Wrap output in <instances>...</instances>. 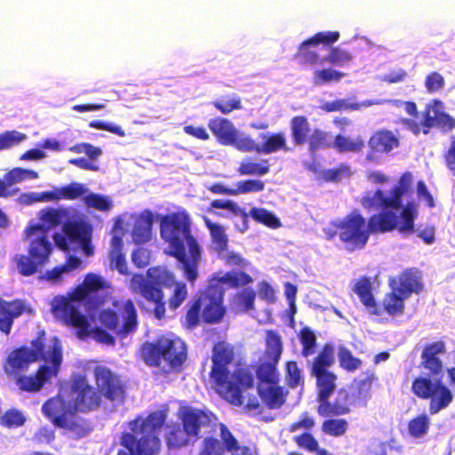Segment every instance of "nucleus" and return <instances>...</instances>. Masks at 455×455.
I'll return each instance as SVG.
<instances>
[{"label":"nucleus","instance_id":"1","mask_svg":"<svg viewBox=\"0 0 455 455\" xmlns=\"http://www.w3.org/2000/svg\"><path fill=\"white\" fill-rule=\"evenodd\" d=\"M235 360V351L231 344L219 341L214 344L212 355V369L209 374L212 388L233 405L244 404L247 411L259 408V402L256 396L249 397L245 401L243 395L247 389L254 386V378L251 372L244 368L235 369L232 373L228 366Z\"/></svg>","mask_w":455,"mask_h":455},{"label":"nucleus","instance_id":"2","mask_svg":"<svg viewBox=\"0 0 455 455\" xmlns=\"http://www.w3.org/2000/svg\"><path fill=\"white\" fill-rule=\"evenodd\" d=\"M253 281L243 271H229L218 279V283H210L205 289L198 291L186 304L185 315L181 321L187 330H193L201 323L206 324L220 323L226 314L224 306L225 290L222 283L230 288L245 286Z\"/></svg>","mask_w":455,"mask_h":455},{"label":"nucleus","instance_id":"3","mask_svg":"<svg viewBox=\"0 0 455 455\" xmlns=\"http://www.w3.org/2000/svg\"><path fill=\"white\" fill-rule=\"evenodd\" d=\"M160 235L168 243L166 254L175 258L187 281L194 286L198 278L202 248L191 233V221L185 212L164 215L160 221Z\"/></svg>","mask_w":455,"mask_h":455},{"label":"nucleus","instance_id":"4","mask_svg":"<svg viewBox=\"0 0 455 455\" xmlns=\"http://www.w3.org/2000/svg\"><path fill=\"white\" fill-rule=\"evenodd\" d=\"M446 352V345L437 340L424 347L419 367L426 370L425 375L416 377L411 383L412 394L419 399L429 400V411L436 414L450 406L454 395L443 382V363L439 355Z\"/></svg>","mask_w":455,"mask_h":455},{"label":"nucleus","instance_id":"5","mask_svg":"<svg viewBox=\"0 0 455 455\" xmlns=\"http://www.w3.org/2000/svg\"><path fill=\"white\" fill-rule=\"evenodd\" d=\"M173 290L168 299L169 308L178 309L187 299L188 291L184 282L177 281L173 272L162 267H149L146 276L142 274H133L130 280L129 288L132 293L140 294L145 300L154 304V315L161 320L165 316V299L163 288Z\"/></svg>","mask_w":455,"mask_h":455},{"label":"nucleus","instance_id":"6","mask_svg":"<svg viewBox=\"0 0 455 455\" xmlns=\"http://www.w3.org/2000/svg\"><path fill=\"white\" fill-rule=\"evenodd\" d=\"M334 363V347L325 343L309 365V373L315 379L316 411L323 418L348 414L351 408L347 401L345 388H340L333 402L331 396L337 387V375L329 370Z\"/></svg>","mask_w":455,"mask_h":455},{"label":"nucleus","instance_id":"7","mask_svg":"<svg viewBox=\"0 0 455 455\" xmlns=\"http://www.w3.org/2000/svg\"><path fill=\"white\" fill-rule=\"evenodd\" d=\"M166 416L162 411H153L146 418L136 417L128 422L130 432H123L120 444L126 451H119L117 455H158L161 440L158 431L165 422Z\"/></svg>","mask_w":455,"mask_h":455},{"label":"nucleus","instance_id":"8","mask_svg":"<svg viewBox=\"0 0 455 455\" xmlns=\"http://www.w3.org/2000/svg\"><path fill=\"white\" fill-rule=\"evenodd\" d=\"M143 362L158 368L164 362L172 371H180L188 358L185 341L173 334H163L152 341L144 342L140 349Z\"/></svg>","mask_w":455,"mask_h":455},{"label":"nucleus","instance_id":"9","mask_svg":"<svg viewBox=\"0 0 455 455\" xmlns=\"http://www.w3.org/2000/svg\"><path fill=\"white\" fill-rule=\"evenodd\" d=\"M26 232L29 238L28 255L16 254L12 262L20 275L30 276L48 263L53 247L47 235L48 228L44 225H31L27 228Z\"/></svg>","mask_w":455,"mask_h":455},{"label":"nucleus","instance_id":"10","mask_svg":"<svg viewBox=\"0 0 455 455\" xmlns=\"http://www.w3.org/2000/svg\"><path fill=\"white\" fill-rule=\"evenodd\" d=\"M42 412L55 427L65 430L74 439L84 438L93 430L92 422L77 415L80 411L71 408L62 394L46 400Z\"/></svg>","mask_w":455,"mask_h":455},{"label":"nucleus","instance_id":"11","mask_svg":"<svg viewBox=\"0 0 455 455\" xmlns=\"http://www.w3.org/2000/svg\"><path fill=\"white\" fill-rule=\"evenodd\" d=\"M421 115L420 122L403 117L399 123L414 135H427L434 127L443 132H449L455 128V118L444 111L443 103L440 100L435 99L426 104Z\"/></svg>","mask_w":455,"mask_h":455},{"label":"nucleus","instance_id":"12","mask_svg":"<svg viewBox=\"0 0 455 455\" xmlns=\"http://www.w3.org/2000/svg\"><path fill=\"white\" fill-rule=\"evenodd\" d=\"M116 311L103 309L99 314L100 323L107 329L115 331L120 337L124 338L136 331L138 326V314L132 299L124 302H115Z\"/></svg>","mask_w":455,"mask_h":455},{"label":"nucleus","instance_id":"13","mask_svg":"<svg viewBox=\"0 0 455 455\" xmlns=\"http://www.w3.org/2000/svg\"><path fill=\"white\" fill-rule=\"evenodd\" d=\"M339 241L349 252L365 248L370 239L367 220L358 210H354L343 219L337 220Z\"/></svg>","mask_w":455,"mask_h":455},{"label":"nucleus","instance_id":"14","mask_svg":"<svg viewBox=\"0 0 455 455\" xmlns=\"http://www.w3.org/2000/svg\"><path fill=\"white\" fill-rule=\"evenodd\" d=\"M43 360L46 363H51L52 366L44 364L37 369L35 375L26 376L20 374L15 378L16 385L20 390L30 393L38 392L46 382H49L58 375L62 363L61 347L55 342L48 349V356H43Z\"/></svg>","mask_w":455,"mask_h":455},{"label":"nucleus","instance_id":"15","mask_svg":"<svg viewBox=\"0 0 455 455\" xmlns=\"http://www.w3.org/2000/svg\"><path fill=\"white\" fill-rule=\"evenodd\" d=\"M265 343L264 357L266 361L259 363L256 369L257 387L278 384L279 382L277 365L283 350L281 335L277 331L267 330L266 331Z\"/></svg>","mask_w":455,"mask_h":455},{"label":"nucleus","instance_id":"16","mask_svg":"<svg viewBox=\"0 0 455 455\" xmlns=\"http://www.w3.org/2000/svg\"><path fill=\"white\" fill-rule=\"evenodd\" d=\"M67 396L69 406L82 413H89L99 410L103 404V399L98 389L89 384L86 376L76 374L72 377Z\"/></svg>","mask_w":455,"mask_h":455},{"label":"nucleus","instance_id":"17","mask_svg":"<svg viewBox=\"0 0 455 455\" xmlns=\"http://www.w3.org/2000/svg\"><path fill=\"white\" fill-rule=\"evenodd\" d=\"M411 183V174L404 172L391 190L389 196H386L384 191L377 189L373 193H367L361 198L362 206L368 210H399L403 206V196L409 191Z\"/></svg>","mask_w":455,"mask_h":455},{"label":"nucleus","instance_id":"18","mask_svg":"<svg viewBox=\"0 0 455 455\" xmlns=\"http://www.w3.org/2000/svg\"><path fill=\"white\" fill-rule=\"evenodd\" d=\"M31 344L32 347L21 346L7 355L3 367L9 377L15 379L27 371L32 363L39 359L43 360V356H48V350L45 351V345L42 339L37 338Z\"/></svg>","mask_w":455,"mask_h":455},{"label":"nucleus","instance_id":"19","mask_svg":"<svg viewBox=\"0 0 455 455\" xmlns=\"http://www.w3.org/2000/svg\"><path fill=\"white\" fill-rule=\"evenodd\" d=\"M95 387L102 399L111 403L122 401L125 396V383L121 376L105 365L92 370Z\"/></svg>","mask_w":455,"mask_h":455},{"label":"nucleus","instance_id":"20","mask_svg":"<svg viewBox=\"0 0 455 455\" xmlns=\"http://www.w3.org/2000/svg\"><path fill=\"white\" fill-rule=\"evenodd\" d=\"M401 145L398 132L388 129H379L373 132L368 141V151L365 160L371 164H379L383 155H389Z\"/></svg>","mask_w":455,"mask_h":455},{"label":"nucleus","instance_id":"21","mask_svg":"<svg viewBox=\"0 0 455 455\" xmlns=\"http://www.w3.org/2000/svg\"><path fill=\"white\" fill-rule=\"evenodd\" d=\"M208 127L221 145L232 146L238 151H244L248 135L240 133L229 119L220 116L211 118Z\"/></svg>","mask_w":455,"mask_h":455},{"label":"nucleus","instance_id":"22","mask_svg":"<svg viewBox=\"0 0 455 455\" xmlns=\"http://www.w3.org/2000/svg\"><path fill=\"white\" fill-rule=\"evenodd\" d=\"M214 429L218 427L220 431V438L213 435L204 436L198 455H226L234 447L235 435L230 429L224 423L214 424Z\"/></svg>","mask_w":455,"mask_h":455},{"label":"nucleus","instance_id":"23","mask_svg":"<svg viewBox=\"0 0 455 455\" xmlns=\"http://www.w3.org/2000/svg\"><path fill=\"white\" fill-rule=\"evenodd\" d=\"M103 288L102 278L90 273L85 275L83 283L74 289L69 297L74 301H84L88 309H94L103 302L102 299L97 296L98 291Z\"/></svg>","mask_w":455,"mask_h":455},{"label":"nucleus","instance_id":"24","mask_svg":"<svg viewBox=\"0 0 455 455\" xmlns=\"http://www.w3.org/2000/svg\"><path fill=\"white\" fill-rule=\"evenodd\" d=\"M71 299L61 298L53 305V310L60 312L65 322L77 328V336L84 339L90 334V323L87 317L73 305Z\"/></svg>","mask_w":455,"mask_h":455},{"label":"nucleus","instance_id":"25","mask_svg":"<svg viewBox=\"0 0 455 455\" xmlns=\"http://www.w3.org/2000/svg\"><path fill=\"white\" fill-rule=\"evenodd\" d=\"M87 191L88 189L84 184L74 181L60 188H57L52 191L43 192L38 195H24V196H28L30 198L28 201L29 204L32 202L40 201H60L62 199L74 201L79 198H82L84 201V196H86Z\"/></svg>","mask_w":455,"mask_h":455},{"label":"nucleus","instance_id":"26","mask_svg":"<svg viewBox=\"0 0 455 455\" xmlns=\"http://www.w3.org/2000/svg\"><path fill=\"white\" fill-rule=\"evenodd\" d=\"M378 380V376L373 371H370L365 372L363 379H355L348 386L347 389L345 388L344 395L350 408L365 406L367 400L371 398L372 384Z\"/></svg>","mask_w":455,"mask_h":455},{"label":"nucleus","instance_id":"27","mask_svg":"<svg viewBox=\"0 0 455 455\" xmlns=\"http://www.w3.org/2000/svg\"><path fill=\"white\" fill-rule=\"evenodd\" d=\"M259 137L262 140L261 144L256 143V141L248 135L243 152H256L259 154L269 155L278 151L288 152L291 150L287 145V140L283 132H279L270 134L261 133Z\"/></svg>","mask_w":455,"mask_h":455},{"label":"nucleus","instance_id":"28","mask_svg":"<svg viewBox=\"0 0 455 455\" xmlns=\"http://www.w3.org/2000/svg\"><path fill=\"white\" fill-rule=\"evenodd\" d=\"M420 279V272L418 269L406 268L397 278L389 281V286L409 299L412 293H419L422 291L423 284Z\"/></svg>","mask_w":455,"mask_h":455},{"label":"nucleus","instance_id":"29","mask_svg":"<svg viewBox=\"0 0 455 455\" xmlns=\"http://www.w3.org/2000/svg\"><path fill=\"white\" fill-rule=\"evenodd\" d=\"M212 413L196 408H187L180 416L182 426L191 438L197 439L202 427H209L212 423Z\"/></svg>","mask_w":455,"mask_h":455},{"label":"nucleus","instance_id":"30","mask_svg":"<svg viewBox=\"0 0 455 455\" xmlns=\"http://www.w3.org/2000/svg\"><path fill=\"white\" fill-rule=\"evenodd\" d=\"M353 291L371 315L379 316L383 314L381 307L376 302L372 294L371 283L369 277L361 276L355 282Z\"/></svg>","mask_w":455,"mask_h":455},{"label":"nucleus","instance_id":"31","mask_svg":"<svg viewBox=\"0 0 455 455\" xmlns=\"http://www.w3.org/2000/svg\"><path fill=\"white\" fill-rule=\"evenodd\" d=\"M259 395L262 402L269 409H279L286 402V397L289 394L284 387L278 384H267L257 387Z\"/></svg>","mask_w":455,"mask_h":455},{"label":"nucleus","instance_id":"32","mask_svg":"<svg viewBox=\"0 0 455 455\" xmlns=\"http://www.w3.org/2000/svg\"><path fill=\"white\" fill-rule=\"evenodd\" d=\"M388 210L389 209L383 210L379 213L373 214L367 220L370 235L371 234L390 232L396 228V215L395 212Z\"/></svg>","mask_w":455,"mask_h":455},{"label":"nucleus","instance_id":"33","mask_svg":"<svg viewBox=\"0 0 455 455\" xmlns=\"http://www.w3.org/2000/svg\"><path fill=\"white\" fill-rule=\"evenodd\" d=\"M153 214L150 211L141 212L134 221L132 237L135 244H143L151 239Z\"/></svg>","mask_w":455,"mask_h":455},{"label":"nucleus","instance_id":"34","mask_svg":"<svg viewBox=\"0 0 455 455\" xmlns=\"http://www.w3.org/2000/svg\"><path fill=\"white\" fill-rule=\"evenodd\" d=\"M123 235L124 232L122 229L119 234L113 235L110 240L111 249L109 251V259L111 265L114 266V267L119 272V274L123 275H127L130 274V272L128 269L125 255L123 252Z\"/></svg>","mask_w":455,"mask_h":455},{"label":"nucleus","instance_id":"35","mask_svg":"<svg viewBox=\"0 0 455 455\" xmlns=\"http://www.w3.org/2000/svg\"><path fill=\"white\" fill-rule=\"evenodd\" d=\"M380 101L373 100H367L362 102L350 101L348 99H338L332 101H327L321 106V109L324 112H338V111H355L363 108H368L373 105H379Z\"/></svg>","mask_w":455,"mask_h":455},{"label":"nucleus","instance_id":"36","mask_svg":"<svg viewBox=\"0 0 455 455\" xmlns=\"http://www.w3.org/2000/svg\"><path fill=\"white\" fill-rule=\"evenodd\" d=\"M291 137L294 146L307 143L310 134V124L305 116H294L290 120Z\"/></svg>","mask_w":455,"mask_h":455},{"label":"nucleus","instance_id":"37","mask_svg":"<svg viewBox=\"0 0 455 455\" xmlns=\"http://www.w3.org/2000/svg\"><path fill=\"white\" fill-rule=\"evenodd\" d=\"M332 148L340 154H359L365 148V141L361 136L352 139L342 134H337L334 137Z\"/></svg>","mask_w":455,"mask_h":455},{"label":"nucleus","instance_id":"38","mask_svg":"<svg viewBox=\"0 0 455 455\" xmlns=\"http://www.w3.org/2000/svg\"><path fill=\"white\" fill-rule=\"evenodd\" d=\"M23 307L20 303L0 304V331L8 335L13 323V319L22 314Z\"/></svg>","mask_w":455,"mask_h":455},{"label":"nucleus","instance_id":"39","mask_svg":"<svg viewBox=\"0 0 455 455\" xmlns=\"http://www.w3.org/2000/svg\"><path fill=\"white\" fill-rule=\"evenodd\" d=\"M191 439V436L183 426L181 427L179 424L167 426L165 442L169 448H181L187 446Z\"/></svg>","mask_w":455,"mask_h":455},{"label":"nucleus","instance_id":"40","mask_svg":"<svg viewBox=\"0 0 455 455\" xmlns=\"http://www.w3.org/2000/svg\"><path fill=\"white\" fill-rule=\"evenodd\" d=\"M311 47H314V45L311 44L308 39L303 41L299 45L294 59L297 60L299 65L303 67H313L323 63V59H321L315 51L311 50Z\"/></svg>","mask_w":455,"mask_h":455},{"label":"nucleus","instance_id":"41","mask_svg":"<svg viewBox=\"0 0 455 455\" xmlns=\"http://www.w3.org/2000/svg\"><path fill=\"white\" fill-rule=\"evenodd\" d=\"M408 298L400 294L395 289H391L390 292L385 294L383 299L382 310L387 312L391 316L403 315L404 312V301Z\"/></svg>","mask_w":455,"mask_h":455},{"label":"nucleus","instance_id":"42","mask_svg":"<svg viewBox=\"0 0 455 455\" xmlns=\"http://www.w3.org/2000/svg\"><path fill=\"white\" fill-rule=\"evenodd\" d=\"M204 221L210 231L214 249L219 252L226 251L228 249V238L224 227L219 223L211 221L207 217L204 218Z\"/></svg>","mask_w":455,"mask_h":455},{"label":"nucleus","instance_id":"43","mask_svg":"<svg viewBox=\"0 0 455 455\" xmlns=\"http://www.w3.org/2000/svg\"><path fill=\"white\" fill-rule=\"evenodd\" d=\"M338 360L339 367L347 372H355L363 366L362 359L355 356L352 351L343 345L338 347Z\"/></svg>","mask_w":455,"mask_h":455},{"label":"nucleus","instance_id":"44","mask_svg":"<svg viewBox=\"0 0 455 455\" xmlns=\"http://www.w3.org/2000/svg\"><path fill=\"white\" fill-rule=\"evenodd\" d=\"M417 216V211L413 202H409L403 207L400 217L401 222L398 224L396 228L401 234L411 235L414 232V220Z\"/></svg>","mask_w":455,"mask_h":455},{"label":"nucleus","instance_id":"45","mask_svg":"<svg viewBox=\"0 0 455 455\" xmlns=\"http://www.w3.org/2000/svg\"><path fill=\"white\" fill-rule=\"evenodd\" d=\"M247 214L256 222L270 228H278L282 225L280 220L272 212L265 208L252 207Z\"/></svg>","mask_w":455,"mask_h":455},{"label":"nucleus","instance_id":"46","mask_svg":"<svg viewBox=\"0 0 455 455\" xmlns=\"http://www.w3.org/2000/svg\"><path fill=\"white\" fill-rule=\"evenodd\" d=\"M63 231L71 241L78 243L92 236V228L89 225L76 221L66 223Z\"/></svg>","mask_w":455,"mask_h":455},{"label":"nucleus","instance_id":"47","mask_svg":"<svg viewBox=\"0 0 455 455\" xmlns=\"http://www.w3.org/2000/svg\"><path fill=\"white\" fill-rule=\"evenodd\" d=\"M284 377L286 385L290 388H296L304 386V377L301 369L296 361H287L284 366Z\"/></svg>","mask_w":455,"mask_h":455},{"label":"nucleus","instance_id":"48","mask_svg":"<svg viewBox=\"0 0 455 455\" xmlns=\"http://www.w3.org/2000/svg\"><path fill=\"white\" fill-rule=\"evenodd\" d=\"M332 142L330 134L318 128L312 131L307 141L310 152H315L320 148H332Z\"/></svg>","mask_w":455,"mask_h":455},{"label":"nucleus","instance_id":"49","mask_svg":"<svg viewBox=\"0 0 455 455\" xmlns=\"http://www.w3.org/2000/svg\"><path fill=\"white\" fill-rule=\"evenodd\" d=\"M84 203L86 207L103 212H109L113 207V202L109 196L97 193L86 194L84 196Z\"/></svg>","mask_w":455,"mask_h":455},{"label":"nucleus","instance_id":"50","mask_svg":"<svg viewBox=\"0 0 455 455\" xmlns=\"http://www.w3.org/2000/svg\"><path fill=\"white\" fill-rule=\"evenodd\" d=\"M262 162L263 164L254 163L248 157L240 163L237 172L240 175H265L269 172V165L267 160Z\"/></svg>","mask_w":455,"mask_h":455},{"label":"nucleus","instance_id":"51","mask_svg":"<svg viewBox=\"0 0 455 455\" xmlns=\"http://www.w3.org/2000/svg\"><path fill=\"white\" fill-rule=\"evenodd\" d=\"M255 291L251 288H244L234 297V304L240 312H248L254 308Z\"/></svg>","mask_w":455,"mask_h":455},{"label":"nucleus","instance_id":"52","mask_svg":"<svg viewBox=\"0 0 455 455\" xmlns=\"http://www.w3.org/2000/svg\"><path fill=\"white\" fill-rule=\"evenodd\" d=\"M346 76V73L336 69L323 68L315 70L313 74L312 79L313 84L316 86H319L331 82H339Z\"/></svg>","mask_w":455,"mask_h":455},{"label":"nucleus","instance_id":"53","mask_svg":"<svg viewBox=\"0 0 455 455\" xmlns=\"http://www.w3.org/2000/svg\"><path fill=\"white\" fill-rule=\"evenodd\" d=\"M299 339L302 345L301 355L308 357L315 351L316 336L309 327H303L299 332Z\"/></svg>","mask_w":455,"mask_h":455},{"label":"nucleus","instance_id":"54","mask_svg":"<svg viewBox=\"0 0 455 455\" xmlns=\"http://www.w3.org/2000/svg\"><path fill=\"white\" fill-rule=\"evenodd\" d=\"M429 428V418L423 413L416 416L408 422L409 434L415 438L425 435Z\"/></svg>","mask_w":455,"mask_h":455},{"label":"nucleus","instance_id":"55","mask_svg":"<svg viewBox=\"0 0 455 455\" xmlns=\"http://www.w3.org/2000/svg\"><path fill=\"white\" fill-rule=\"evenodd\" d=\"M353 56L347 51L339 47H331L328 54L323 58V62L331 66L342 67L349 63Z\"/></svg>","mask_w":455,"mask_h":455},{"label":"nucleus","instance_id":"56","mask_svg":"<svg viewBox=\"0 0 455 455\" xmlns=\"http://www.w3.org/2000/svg\"><path fill=\"white\" fill-rule=\"evenodd\" d=\"M347 429V421L345 419H327L322 424V431L331 436H341Z\"/></svg>","mask_w":455,"mask_h":455},{"label":"nucleus","instance_id":"57","mask_svg":"<svg viewBox=\"0 0 455 455\" xmlns=\"http://www.w3.org/2000/svg\"><path fill=\"white\" fill-rule=\"evenodd\" d=\"M212 105L221 114L228 115L234 110L242 108L241 99L237 95L231 98L222 97L212 102Z\"/></svg>","mask_w":455,"mask_h":455},{"label":"nucleus","instance_id":"58","mask_svg":"<svg viewBox=\"0 0 455 455\" xmlns=\"http://www.w3.org/2000/svg\"><path fill=\"white\" fill-rule=\"evenodd\" d=\"M211 208L228 210L233 214H239L243 217L244 223H247L248 214L244 209L241 208L235 202L230 199H214L210 204Z\"/></svg>","mask_w":455,"mask_h":455},{"label":"nucleus","instance_id":"59","mask_svg":"<svg viewBox=\"0 0 455 455\" xmlns=\"http://www.w3.org/2000/svg\"><path fill=\"white\" fill-rule=\"evenodd\" d=\"M38 173L36 171L16 167L5 174V180L9 183L16 184L26 180H36Z\"/></svg>","mask_w":455,"mask_h":455},{"label":"nucleus","instance_id":"60","mask_svg":"<svg viewBox=\"0 0 455 455\" xmlns=\"http://www.w3.org/2000/svg\"><path fill=\"white\" fill-rule=\"evenodd\" d=\"M65 212L54 209L45 208L40 212L39 219L44 224H47L50 228H55L61 224Z\"/></svg>","mask_w":455,"mask_h":455},{"label":"nucleus","instance_id":"61","mask_svg":"<svg viewBox=\"0 0 455 455\" xmlns=\"http://www.w3.org/2000/svg\"><path fill=\"white\" fill-rule=\"evenodd\" d=\"M24 415L18 410H7L0 417V424L9 428H15L22 426L25 423Z\"/></svg>","mask_w":455,"mask_h":455},{"label":"nucleus","instance_id":"62","mask_svg":"<svg viewBox=\"0 0 455 455\" xmlns=\"http://www.w3.org/2000/svg\"><path fill=\"white\" fill-rule=\"evenodd\" d=\"M26 139V135L17 131H7L0 134V150L18 145Z\"/></svg>","mask_w":455,"mask_h":455},{"label":"nucleus","instance_id":"63","mask_svg":"<svg viewBox=\"0 0 455 455\" xmlns=\"http://www.w3.org/2000/svg\"><path fill=\"white\" fill-rule=\"evenodd\" d=\"M265 185L259 180H246L236 183V188H234L235 196L239 194H246L251 192H260L264 189Z\"/></svg>","mask_w":455,"mask_h":455},{"label":"nucleus","instance_id":"64","mask_svg":"<svg viewBox=\"0 0 455 455\" xmlns=\"http://www.w3.org/2000/svg\"><path fill=\"white\" fill-rule=\"evenodd\" d=\"M339 38V33L338 31H325L318 32L313 36L308 38L311 44L317 46L319 44L331 45L337 42Z\"/></svg>","mask_w":455,"mask_h":455}]
</instances>
